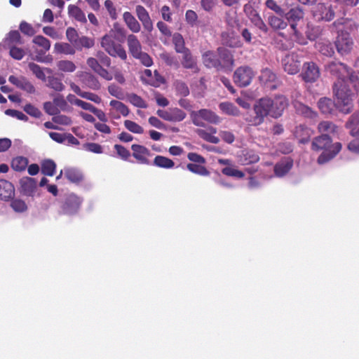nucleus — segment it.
<instances>
[{
  "instance_id": "obj_14",
  "label": "nucleus",
  "mask_w": 359,
  "mask_h": 359,
  "mask_svg": "<svg viewBox=\"0 0 359 359\" xmlns=\"http://www.w3.org/2000/svg\"><path fill=\"white\" fill-rule=\"evenodd\" d=\"M244 11L250 22L258 29L266 31V25L259 16V13L250 5L246 4L244 6Z\"/></svg>"
},
{
  "instance_id": "obj_24",
  "label": "nucleus",
  "mask_w": 359,
  "mask_h": 359,
  "mask_svg": "<svg viewBox=\"0 0 359 359\" xmlns=\"http://www.w3.org/2000/svg\"><path fill=\"white\" fill-rule=\"evenodd\" d=\"M22 191L25 195L31 196L36 189V182L31 177H23L20 180Z\"/></svg>"
},
{
  "instance_id": "obj_37",
  "label": "nucleus",
  "mask_w": 359,
  "mask_h": 359,
  "mask_svg": "<svg viewBox=\"0 0 359 359\" xmlns=\"http://www.w3.org/2000/svg\"><path fill=\"white\" fill-rule=\"evenodd\" d=\"M359 123V115H353L349 121L346 123V128L350 129V134L352 136L359 135V128L356 129V126Z\"/></svg>"
},
{
  "instance_id": "obj_31",
  "label": "nucleus",
  "mask_w": 359,
  "mask_h": 359,
  "mask_svg": "<svg viewBox=\"0 0 359 359\" xmlns=\"http://www.w3.org/2000/svg\"><path fill=\"white\" fill-rule=\"evenodd\" d=\"M318 132L322 135L334 134L337 133V127L330 121H322L318 126Z\"/></svg>"
},
{
  "instance_id": "obj_56",
  "label": "nucleus",
  "mask_w": 359,
  "mask_h": 359,
  "mask_svg": "<svg viewBox=\"0 0 359 359\" xmlns=\"http://www.w3.org/2000/svg\"><path fill=\"white\" fill-rule=\"evenodd\" d=\"M53 101L59 111H69V107L67 104V101L64 98L62 95H57L54 97Z\"/></svg>"
},
{
  "instance_id": "obj_10",
  "label": "nucleus",
  "mask_w": 359,
  "mask_h": 359,
  "mask_svg": "<svg viewBox=\"0 0 359 359\" xmlns=\"http://www.w3.org/2000/svg\"><path fill=\"white\" fill-rule=\"evenodd\" d=\"M109 107V116L114 119H119L121 116L126 117L130 113L128 107L119 100H111Z\"/></svg>"
},
{
  "instance_id": "obj_26",
  "label": "nucleus",
  "mask_w": 359,
  "mask_h": 359,
  "mask_svg": "<svg viewBox=\"0 0 359 359\" xmlns=\"http://www.w3.org/2000/svg\"><path fill=\"white\" fill-rule=\"evenodd\" d=\"M29 68L32 72V73L36 76V77L41 80L42 81H46L47 80L45 72H47L48 74L52 73V70L50 69H43L34 62H30L29 64Z\"/></svg>"
},
{
  "instance_id": "obj_38",
  "label": "nucleus",
  "mask_w": 359,
  "mask_h": 359,
  "mask_svg": "<svg viewBox=\"0 0 359 359\" xmlns=\"http://www.w3.org/2000/svg\"><path fill=\"white\" fill-rule=\"evenodd\" d=\"M259 156L253 151H245L243 153V156L240 159L242 165H248L255 163L259 161Z\"/></svg>"
},
{
  "instance_id": "obj_50",
  "label": "nucleus",
  "mask_w": 359,
  "mask_h": 359,
  "mask_svg": "<svg viewBox=\"0 0 359 359\" xmlns=\"http://www.w3.org/2000/svg\"><path fill=\"white\" fill-rule=\"evenodd\" d=\"M124 126L133 133L142 134L144 133V129L141 126L130 120H126L124 121Z\"/></svg>"
},
{
  "instance_id": "obj_60",
  "label": "nucleus",
  "mask_w": 359,
  "mask_h": 359,
  "mask_svg": "<svg viewBox=\"0 0 359 359\" xmlns=\"http://www.w3.org/2000/svg\"><path fill=\"white\" fill-rule=\"evenodd\" d=\"M266 7L273 11H274L276 14L280 16H284L285 12L283 9L277 4V3L273 0H267L265 3Z\"/></svg>"
},
{
  "instance_id": "obj_4",
  "label": "nucleus",
  "mask_w": 359,
  "mask_h": 359,
  "mask_svg": "<svg viewBox=\"0 0 359 359\" xmlns=\"http://www.w3.org/2000/svg\"><path fill=\"white\" fill-rule=\"evenodd\" d=\"M114 35L112 32L104 35L101 39V46L111 57H119L123 60L127 59V53L121 44L114 41Z\"/></svg>"
},
{
  "instance_id": "obj_25",
  "label": "nucleus",
  "mask_w": 359,
  "mask_h": 359,
  "mask_svg": "<svg viewBox=\"0 0 359 359\" xmlns=\"http://www.w3.org/2000/svg\"><path fill=\"white\" fill-rule=\"evenodd\" d=\"M68 14L70 18H74L79 22H87L84 12L76 5L70 4L68 6Z\"/></svg>"
},
{
  "instance_id": "obj_30",
  "label": "nucleus",
  "mask_w": 359,
  "mask_h": 359,
  "mask_svg": "<svg viewBox=\"0 0 359 359\" xmlns=\"http://www.w3.org/2000/svg\"><path fill=\"white\" fill-rule=\"evenodd\" d=\"M203 63L208 67H217L220 64V60L217 58V55L212 52L208 51L203 55Z\"/></svg>"
},
{
  "instance_id": "obj_6",
  "label": "nucleus",
  "mask_w": 359,
  "mask_h": 359,
  "mask_svg": "<svg viewBox=\"0 0 359 359\" xmlns=\"http://www.w3.org/2000/svg\"><path fill=\"white\" fill-rule=\"evenodd\" d=\"M343 20H337L333 23V27H336L339 32L335 42L337 51L341 55H346L351 50L353 42L349 34L346 32H344L339 27L343 25Z\"/></svg>"
},
{
  "instance_id": "obj_16",
  "label": "nucleus",
  "mask_w": 359,
  "mask_h": 359,
  "mask_svg": "<svg viewBox=\"0 0 359 359\" xmlns=\"http://www.w3.org/2000/svg\"><path fill=\"white\" fill-rule=\"evenodd\" d=\"M136 15L142 22L144 29L148 32H151L153 30V22L149 15V13L142 6L138 5L135 8Z\"/></svg>"
},
{
  "instance_id": "obj_11",
  "label": "nucleus",
  "mask_w": 359,
  "mask_h": 359,
  "mask_svg": "<svg viewBox=\"0 0 359 359\" xmlns=\"http://www.w3.org/2000/svg\"><path fill=\"white\" fill-rule=\"evenodd\" d=\"M81 203L82 199L81 198L73 194H69L62 206V213L66 215L76 213L79 209Z\"/></svg>"
},
{
  "instance_id": "obj_23",
  "label": "nucleus",
  "mask_w": 359,
  "mask_h": 359,
  "mask_svg": "<svg viewBox=\"0 0 359 359\" xmlns=\"http://www.w3.org/2000/svg\"><path fill=\"white\" fill-rule=\"evenodd\" d=\"M123 18L128 29L134 32L137 33L141 29V26L136 18L130 12H125Z\"/></svg>"
},
{
  "instance_id": "obj_7",
  "label": "nucleus",
  "mask_w": 359,
  "mask_h": 359,
  "mask_svg": "<svg viewBox=\"0 0 359 359\" xmlns=\"http://www.w3.org/2000/svg\"><path fill=\"white\" fill-rule=\"evenodd\" d=\"M193 123L195 126L204 127L203 120L213 124H218L221 122V118L211 110L203 109L193 111L191 114Z\"/></svg>"
},
{
  "instance_id": "obj_64",
  "label": "nucleus",
  "mask_w": 359,
  "mask_h": 359,
  "mask_svg": "<svg viewBox=\"0 0 359 359\" xmlns=\"http://www.w3.org/2000/svg\"><path fill=\"white\" fill-rule=\"evenodd\" d=\"M20 29L24 34L27 36H31L35 34V30L32 25L25 21L20 23Z\"/></svg>"
},
{
  "instance_id": "obj_59",
  "label": "nucleus",
  "mask_w": 359,
  "mask_h": 359,
  "mask_svg": "<svg viewBox=\"0 0 359 359\" xmlns=\"http://www.w3.org/2000/svg\"><path fill=\"white\" fill-rule=\"evenodd\" d=\"M83 149L86 151L92 152L94 154L103 153L102 147L100 144H99L97 143H95V142H90V143H86V144H83Z\"/></svg>"
},
{
  "instance_id": "obj_17",
  "label": "nucleus",
  "mask_w": 359,
  "mask_h": 359,
  "mask_svg": "<svg viewBox=\"0 0 359 359\" xmlns=\"http://www.w3.org/2000/svg\"><path fill=\"white\" fill-rule=\"evenodd\" d=\"M293 166V160L285 157L274 166V174L278 177H282L289 172Z\"/></svg>"
},
{
  "instance_id": "obj_2",
  "label": "nucleus",
  "mask_w": 359,
  "mask_h": 359,
  "mask_svg": "<svg viewBox=\"0 0 359 359\" xmlns=\"http://www.w3.org/2000/svg\"><path fill=\"white\" fill-rule=\"evenodd\" d=\"M287 104V100L283 95L276 96L273 99L269 97L260 99L254 106L256 114L254 123L260 124L263 122L264 117L268 115L273 118L280 116Z\"/></svg>"
},
{
  "instance_id": "obj_52",
  "label": "nucleus",
  "mask_w": 359,
  "mask_h": 359,
  "mask_svg": "<svg viewBox=\"0 0 359 359\" xmlns=\"http://www.w3.org/2000/svg\"><path fill=\"white\" fill-rule=\"evenodd\" d=\"M104 8L107 11V13L112 20H116L118 18V12L111 0H105L104 3Z\"/></svg>"
},
{
  "instance_id": "obj_21",
  "label": "nucleus",
  "mask_w": 359,
  "mask_h": 359,
  "mask_svg": "<svg viewBox=\"0 0 359 359\" xmlns=\"http://www.w3.org/2000/svg\"><path fill=\"white\" fill-rule=\"evenodd\" d=\"M128 49L131 55L135 57L142 52V46L140 41L133 34L128 35L127 38Z\"/></svg>"
},
{
  "instance_id": "obj_3",
  "label": "nucleus",
  "mask_w": 359,
  "mask_h": 359,
  "mask_svg": "<svg viewBox=\"0 0 359 359\" xmlns=\"http://www.w3.org/2000/svg\"><path fill=\"white\" fill-rule=\"evenodd\" d=\"M311 148L316 151H322L318 158L319 164H324L332 160L341 149V144L333 143L327 135H322L313 139Z\"/></svg>"
},
{
  "instance_id": "obj_22",
  "label": "nucleus",
  "mask_w": 359,
  "mask_h": 359,
  "mask_svg": "<svg viewBox=\"0 0 359 359\" xmlns=\"http://www.w3.org/2000/svg\"><path fill=\"white\" fill-rule=\"evenodd\" d=\"M54 53L57 54L74 55L76 48L72 43L57 42L54 45Z\"/></svg>"
},
{
  "instance_id": "obj_18",
  "label": "nucleus",
  "mask_w": 359,
  "mask_h": 359,
  "mask_svg": "<svg viewBox=\"0 0 359 359\" xmlns=\"http://www.w3.org/2000/svg\"><path fill=\"white\" fill-rule=\"evenodd\" d=\"M196 132L200 137L208 142L212 144L219 142V138L215 136V134L217 133L216 128L208 126L204 129H197Z\"/></svg>"
},
{
  "instance_id": "obj_28",
  "label": "nucleus",
  "mask_w": 359,
  "mask_h": 359,
  "mask_svg": "<svg viewBox=\"0 0 359 359\" xmlns=\"http://www.w3.org/2000/svg\"><path fill=\"white\" fill-rule=\"evenodd\" d=\"M221 111L226 115L238 116L240 115V110L230 102H223L219 104Z\"/></svg>"
},
{
  "instance_id": "obj_63",
  "label": "nucleus",
  "mask_w": 359,
  "mask_h": 359,
  "mask_svg": "<svg viewBox=\"0 0 359 359\" xmlns=\"http://www.w3.org/2000/svg\"><path fill=\"white\" fill-rule=\"evenodd\" d=\"M5 114L11 117L15 118L18 120L27 121L28 120L27 116L22 111L15 109H6Z\"/></svg>"
},
{
  "instance_id": "obj_58",
  "label": "nucleus",
  "mask_w": 359,
  "mask_h": 359,
  "mask_svg": "<svg viewBox=\"0 0 359 359\" xmlns=\"http://www.w3.org/2000/svg\"><path fill=\"white\" fill-rule=\"evenodd\" d=\"M53 121L55 123L62 126H70L72 123V118L66 115L57 114L53 117Z\"/></svg>"
},
{
  "instance_id": "obj_12",
  "label": "nucleus",
  "mask_w": 359,
  "mask_h": 359,
  "mask_svg": "<svg viewBox=\"0 0 359 359\" xmlns=\"http://www.w3.org/2000/svg\"><path fill=\"white\" fill-rule=\"evenodd\" d=\"M300 60L298 55L292 53L282 60L284 70L289 74H295L299 71Z\"/></svg>"
},
{
  "instance_id": "obj_34",
  "label": "nucleus",
  "mask_w": 359,
  "mask_h": 359,
  "mask_svg": "<svg viewBox=\"0 0 359 359\" xmlns=\"http://www.w3.org/2000/svg\"><path fill=\"white\" fill-rule=\"evenodd\" d=\"M154 164L157 167L166 169L172 168L175 165L172 160L163 156H156L154 160Z\"/></svg>"
},
{
  "instance_id": "obj_44",
  "label": "nucleus",
  "mask_w": 359,
  "mask_h": 359,
  "mask_svg": "<svg viewBox=\"0 0 359 359\" xmlns=\"http://www.w3.org/2000/svg\"><path fill=\"white\" fill-rule=\"evenodd\" d=\"M316 47L323 55L326 56H332L334 53V48L329 41L318 42Z\"/></svg>"
},
{
  "instance_id": "obj_43",
  "label": "nucleus",
  "mask_w": 359,
  "mask_h": 359,
  "mask_svg": "<svg viewBox=\"0 0 359 359\" xmlns=\"http://www.w3.org/2000/svg\"><path fill=\"white\" fill-rule=\"evenodd\" d=\"M172 42L177 53H182L187 50L184 46V40L180 34L175 33L173 34Z\"/></svg>"
},
{
  "instance_id": "obj_36",
  "label": "nucleus",
  "mask_w": 359,
  "mask_h": 359,
  "mask_svg": "<svg viewBox=\"0 0 359 359\" xmlns=\"http://www.w3.org/2000/svg\"><path fill=\"white\" fill-rule=\"evenodd\" d=\"M65 176L72 182H79L82 180L81 172L75 168L65 169Z\"/></svg>"
},
{
  "instance_id": "obj_40",
  "label": "nucleus",
  "mask_w": 359,
  "mask_h": 359,
  "mask_svg": "<svg viewBox=\"0 0 359 359\" xmlns=\"http://www.w3.org/2000/svg\"><path fill=\"white\" fill-rule=\"evenodd\" d=\"M127 99L133 105L139 108L145 109L147 107L146 102L139 95L131 93L127 95Z\"/></svg>"
},
{
  "instance_id": "obj_8",
  "label": "nucleus",
  "mask_w": 359,
  "mask_h": 359,
  "mask_svg": "<svg viewBox=\"0 0 359 359\" xmlns=\"http://www.w3.org/2000/svg\"><path fill=\"white\" fill-rule=\"evenodd\" d=\"M335 8L330 2L318 4L313 8V14L318 20L330 21L334 17Z\"/></svg>"
},
{
  "instance_id": "obj_42",
  "label": "nucleus",
  "mask_w": 359,
  "mask_h": 359,
  "mask_svg": "<svg viewBox=\"0 0 359 359\" xmlns=\"http://www.w3.org/2000/svg\"><path fill=\"white\" fill-rule=\"evenodd\" d=\"M276 74L268 68L262 69L259 76V80L264 84L272 83L276 80Z\"/></svg>"
},
{
  "instance_id": "obj_54",
  "label": "nucleus",
  "mask_w": 359,
  "mask_h": 359,
  "mask_svg": "<svg viewBox=\"0 0 359 359\" xmlns=\"http://www.w3.org/2000/svg\"><path fill=\"white\" fill-rule=\"evenodd\" d=\"M322 29L319 26L308 25L306 34L309 39L315 40L320 35Z\"/></svg>"
},
{
  "instance_id": "obj_5",
  "label": "nucleus",
  "mask_w": 359,
  "mask_h": 359,
  "mask_svg": "<svg viewBox=\"0 0 359 359\" xmlns=\"http://www.w3.org/2000/svg\"><path fill=\"white\" fill-rule=\"evenodd\" d=\"M288 22L291 23L290 27L292 29L293 34L292 36V40L297 41L300 44H305L306 41L303 36L297 30V22L304 18V12L299 6H295L290 9L288 12L284 15Z\"/></svg>"
},
{
  "instance_id": "obj_47",
  "label": "nucleus",
  "mask_w": 359,
  "mask_h": 359,
  "mask_svg": "<svg viewBox=\"0 0 359 359\" xmlns=\"http://www.w3.org/2000/svg\"><path fill=\"white\" fill-rule=\"evenodd\" d=\"M94 45L93 39L87 36L79 37L74 46L76 49L81 50L82 48H91Z\"/></svg>"
},
{
  "instance_id": "obj_55",
  "label": "nucleus",
  "mask_w": 359,
  "mask_h": 359,
  "mask_svg": "<svg viewBox=\"0 0 359 359\" xmlns=\"http://www.w3.org/2000/svg\"><path fill=\"white\" fill-rule=\"evenodd\" d=\"M43 32L52 38L53 39L58 40L62 38V34L57 29L53 27L46 26L43 28Z\"/></svg>"
},
{
  "instance_id": "obj_49",
  "label": "nucleus",
  "mask_w": 359,
  "mask_h": 359,
  "mask_svg": "<svg viewBox=\"0 0 359 359\" xmlns=\"http://www.w3.org/2000/svg\"><path fill=\"white\" fill-rule=\"evenodd\" d=\"M32 41L34 43L41 47L43 48V50H44V52L49 50L50 48V41L41 35L36 36L33 39Z\"/></svg>"
},
{
  "instance_id": "obj_27",
  "label": "nucleus",
  "mask_w": 359,
  "mask_h": 359,
  "mask_svg": "<svg viewBox=\"0 0 359 359\" xmlns=\"http://www.w3.org/2000/svg\"><path fill=\"white\" fill-rule=\"evenodd\" d=\"M183 54V58L182 64L184 67L187 69H193L194 72L198 71L196 59L192 56L189 49L182 53Z\"/></svg>"
},
{
  "instance_id": "obj_48",
  "label": "nucleus",
  "mask_w": 359,
  "mask_h": 359,
  "mask_svg": "<svg viewBox=\"0 0 359 359\" xmlns=\"http://www.w3.org/2000/svg\"><path fill=\"white\" fill-rule=\"evenodd\" d=\"M11 207L15 212L19 213L25 212L27 210L26 203L20 198L13 199L11 203Z\"/></svg>"
},
{
  "instance_id": "obj_46",
  "label": "nucleus",
  "mask_w": 359,
  "mask_h": 359,
  "mask_svg": "<svg viewBox=\"0 0 359 359\" xmlns=\"http://www.w3.org/2000/svg\"><path fill=\"white\" fill-rule=\"evenodd\" d=\"M222 172L229 177H233L238 179L243 178L245 176L243 172L235 168L233 166H226L222 170Z\"/></svg>"
},
{
  "instance_id": "obj_57",
  "label": "nucleus",
  "mask_w": 359,
  "mask_h": 359,
  "mask_svg": "<svg viewBox=\"0 0 359 359\" xmlns=\"http://www.w3.org/2000/svg\"><path fill=\"white\" fill-rule=\"evenodd\" d=\"M25 55V50L15 46H10V55L15 60H20Z\"/></svg>"
},
{
  "instance_id": "obj_41",
  "label": "nucleus",
  "mask_w": 359,
  "mask_h": 359,
  "mask_svg": "<svg viewBox=\"0 0 359 359\" xmlns=\"http://www.w3.org/2000/svg\"><path fill=\"white\" fill-rule=\"evenodd\" d=\"M57 67L59 70L67 73L73 72L76 69L75 64L70 60H60Z\"/></svg>"
},
{
  "instance_id": "obj_61",
  "label": "nucleus",
  "mask_w": 359,
  "mask_h": 359,
  "mask_svg": "<svg viewBox=\"0 0 359 359\" xmlns=\"http://www.w3.org/2000/svg\"><path fill=\"white\" fill-rule=\"evenodd\" d=\"M6 41H8L10 43V46L11 43H18L22 44V42L21 41V36L18 31L14 30L11 31L8 36L6 38Z\"/></svg>"
},
{
  "instance_id": "obj_29",
  "label": "nucleus",
  "mask_w": 359,
  "mask_h": 359,
  "mask_svg": "<svg viewBox=\"0 0 359 359\" xmlns=\"http://www.w3.org/2000/svg\"><path fill=\"white\" fill-rule=\"evenodd\" d=\"M283 16L271 15L268 18L270 26L274 29H284L287 26V22L283 19Z\"/></svg>"
},
{
  "instance_id": "obj_62",
  "label": "nucleus",
  "mask_w": 359,
  "mask_h": 359,
  "mask_svg": "<svg viewBox=\"0 0 359 359\" xmlns=\"http://www.w3.org/2000/svg\"><path fill=\"white\" fill-rule=\"evenodd\" d=\"M135 58L138 59L145 67H151L153 65L151 57L147 53L142 51L138 54V55L135 56Z\"/></svg>"
},
{
  "instance_id": "obj_15",
  "label": "nucleus",
  "mask_w": 359,
  "mask_h": 359,
  "mask_svg": "<svg viewBox=\"0 0 359 359\" xmlns=\"http://www.w3.org/2000/svg\"><path fill=\"white\" fill-rule=\"evenodd\" d=\"M302 76L306 82H314L319 78L320 71L315 63L306 62L304 65Z\"/></svg>"
},
{
  "instance_id": "obj_35",
  "label": "nucleus",
  "mask_w": 359,
  "mask_h": 359,
  "mask_svg": "<svg viewBox=\"0 0 359 359\" xmlns=\"http://www.w3.org/2000/svg\"><path fill=\"white\" fill-rule=\"evenodd\" d=\"M27 164L28 160L27 158L18 156L13 159L11 166L16 171H22L27 168Z\"/></svg>"
},
{
  "instance_id": "obj_45",
  "label": "nucleus",
  "mask_w": 359,
  "mask_h": 359,
  "mask_svg": "<svg viewBox=\"0 0 359 359\" xmlns=\"http://www.w3.org/2000/svg\"><path fill=\"white\" fill-rule=\"evenodd\" d=\"M109 93L118 100H123L125 95L123 89L114 83L110 84L107 88Z\"/></svg>"
},
{
  "instance_id": "obj_1",
  "label": "nucleus",
  "mask_w": 359,
  "mask_h": 359,
  "mask_svg": "<svg viewBox=\"0 0 359 359\" xmlns=\"http://www.w3.org/2000/svg\"><path fill=\"white\" fill-rule=\"evenodd\" d=\"M327 72L335 76L338 80L334 86V103L329 98H320L318 102V108L323 114H330L335 105L344 114L349 113L353 107V94L347 88L345 77L349 75L346 65L339 62H331L325 66Z\"/></svg>"
},
{
  "instance_id": "obj_32",
  "label": "nucleus",
  "mask_w": 359,
  "mask_h": 359,
  "mask_svg": "<svg viewBox=\"0 0 359 359\" xmlns=\"http://www.w3.org/2000/svg\"><path fill=\"white\" fill-rule=\"evenodd\" d=\"M56 164L50 159H46L41 163V172L47 176H53L55 172Z\"/></svg>"
},
{
  "instance_id": "obj_20",
  "label": "nucleus",
  "mask_w": 359,
  "mask_h": 359,
  "mask_svg": "<svg viewBox=\"0 0 359 359\" xmlns=\"http://www.w3.org/2000/svg\"><path fill=\"white\" fill-rule=\"evenodd\" d=\"M15 195V189L12 183L10 182L1 180H0V198L3 201H8Z\"/></svg>"
},
{
  "instance_id": "obj_39",
  "label": "nucleus",
  "mask_w": 359,
  "mask_h": 359,
  "mask_svg": "<svg viewBox=\"0 0 359 359\" xmlns=\"http://www.w3.org/2000/svg\"><path fill=\"white\" fill-rule=\"evenodd\" d=\"M187 169L190 172L201 176H208L210 175V172L201 163H189L187 165Z\"/></svg>"
},
{
  "instance_id": "obj_13",
  "label": "nucleus",
  "mask_w": 359,
  "mask_h": 359,
  "mask_svg": "<svg viewBox=\"0 0 359 359\" xmlns=\"http://www.w3.org/2000/svg\"><path fill=\"white\" fill-rule=\"evenodd\" d=\"M8 81L17 88L27 92V93H34L36 91L34 85L25 76H15L11 75L8 78Z\"/></svg>"
},
{
  "instance_id": "obj_33",
  "label": "nucleus",
  "mask_w": 359,
  "mask_h": 359,
  "mask_svg": "<svg viewBox=\"0 0 359 359\" xmlns=\"http://www.w3.org/2000/svg\"><path fill=\"white\" fill-rule=\"evenodd\" d=\"M294 106L297 113L311 118H313L316 116V113L312 111V109L308 106L304 105L301 102H296L294 103Z\"/></svg>"
},
{
  "instance_id": "obj_53",
  "label": "nucleus",
  "mask_w": 359,
  "mask_h": 359,
  "mask_svg": "<svg viewBox=\"0 0 359 359\" xmlns=\"http://www.w3.org/2000/svg\"><path fill=\"white\" fill-rule=\"evenodd\" d=\"M346 81V86L348 87V83H351L353 87L356 90H359V72H351L349 70V75L345 77Z\"/></svg>"
},
{
  "instance_id": "obj_19",
  "label": "nucleus",
  "mask_w": 359,
  "mask_h": 359,
  "mask_svg": "<svg viewBox=\"0 0 359 359\" xmlns=\"http://www.w3.org/2000/svg\"><path fill=\"white\" fill-rule=\"evenodd\" d=\"M131 149L133 152V156L135 159L142 164L149 163L147 156L149 155V150L147 148L140 144H133Z\"/></svg>"
},
{
  "instance_id": "obj_9",
  "label": "nucleus",
  "mask_w": 359,
  "mask_h": 359,
  "mask_svg": "<svg viewBox=\"0 0 359 359\" xmlns=\"http://www.w3.org/2000/svg\"><path fill=\"white\" fill-rule=\"evenodd\" d=\"M253 76L254 73L251 68L248 67H241L234 72L233 81L237 86L245 87L250 83Z\"/></svg>"
},
{
  "instance_id": "obj_51",
  "label": "nucleus",
  "mask_w": 359,
  "mask_h": 359,
  "mask_svg": "<svg viewBox=\"0 0 359 359\" xmlns=\"http://www.w3.org/2000/svg\"><path fill=\"white\" fill-rule=\"evenodd\" d=\"M47 86L56 91H62L65 89V86L62 81L59 79L53 76H49L48 78Z\"/></svg>"
}]
</instances>
